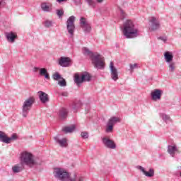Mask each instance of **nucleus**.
<instances>
[{"label": "nucleus", "mask_w": 181, "mask_h": 181, "mask_svg": "<svg viewBox=\"0 0 181 181\" xmlns=\"http://www.w3.org/2000/svg\"><path fill=\"white\" fill-rule=\"evenodd\" d=\"M83 53L85 56L90 57L92 64H93L95 69H104V57L101 54L98 52L93 53L87 47L83 48Z\"/></svg>", "instance_id": "nucleus-1"}, {"label": "nucleus", "mask_w": 181, "mask_h": 181, "mask_svg": "<svg viewBox=\"0 0 181 181\" xmlns=\"http://www.w3.org/2000/svg\"><path fill=\"white\" fill-rule=\"evenodd\" d=\"M123 35L126 39H134L139 36V30L135 27L134 22L127 20L123 25Z\"/></svg>", "instance_id": "nucleus-2"}, {"label": "nucleus", "mask_w": 181, "mask_h": 181, "mask_svg": "<svg viewBox=\"0 0 181 181\" xmlns=\"http://www.w3.org/2000/svg\"><path fill=\"white\" fill-rule=\"evenodd\" d=\"M20 159L21 165H26L28 168H33V166H36V165H40V163L35 159L33 154L28 151H23L21 154Z\"/></svg>", "instance_id": "nucleus-3"}, {"label": "nucleus", "mask_w": 181, "mask_h": 181, "mask_svg": "<svg viewBox=\"0 0 181 181\" xmlns=\"http://www.w3.org/2000/svg\"><path fill=\"white\" fill-rule=\"evenodd\" d=\"M33 104H35V99L33 97H30L24 101L21 112V115L23 118H26V117H28V114H29Z\"/></svg>", "instance_id": "nucleus-4"}, {"label": "nucleus", "mask_w": 181, "mask_h": 181, "mask_svg": "<svg viewBox=\"0 0 181 181\" xmlns=\"http://www.w3.org/2000/svg\"><path fill=\"white\" fill-rule=\"evenodd\" d=\"M91 74L88 72H83L81 76L78 74H76L74 76V82L77 86H80L82 83L91 81Z\"/></svg>", "instance_id": "nucleus-5"}, {"label": "nucleus", "mask_w": 181, "mask_h": 181, "mask_svg": "<svg viewBox=\"0 0 181 181\" xmlns=\"http://www.w3.org/2000/svg\"><path fill=\"white\" fill-rule=\"evenodd\" d=\"M55 177L61 181H69L70 174L62 168L55 169Z\"/></svg>", "instance_id": "nucleus-6"}, {"label": "nucleus", "mask_w": 181, "mask_h": 181, "mask_svg": "<svg viewBox=\"0 0 181 181\" xmlns=\"http://www.w3.org/2000/svg\"><path fill=\"white\" fill-rule=\"evenodd\" d=\"M74 22H76V16H70L66 21V29L71 36L74 35V30L76 29Z\"/></svg>", "instance_id": "nucleus-7"}, {"label": "nucleus", "mask_w": 181, "mask_h": 181, "mask_svg": "<svg viewBox=\"0 0 181 181\" xmlns=\"http://www.w3.org/2000/svg\"><path fill=\"white\" fill-rule=\"evenodd\" d=\"M18 139V136L16 134H13L11 137H8L5 132L0 131V141L4 142V144H11L12 141H16Z\"/></svg>", "instance_id": "nucleus-8"}, {"label": "nucleus", "mask_w": 181, "mask_h": 181, "mask_svg": "<svg viewBox=\"0 0 181 181\" xmlns=\"http://www.w3.org/2000/svg\"><path fill=\"white\" fill-rule=\"evenodd\" d=\"M110 69L111 78L114 81H117V80H118V78H119L118 77V71L117 70V68H115V66H114V62H110Z\"/></svg>", "instance_id": "nucleus-9"}, {"label": "nucleus", "mask_w": 181, "mask_h": 181, "mask_svg": "<svg viewBox=\"0 0 181 181\" xmlns=\"http://www.w3.org/2000/svg\"><path fill=\"white\" fill-rule=\"evenodd\" d=\"M102 141L105 146H106V148H109V149H115L117 148V145H115L113 140L104 137Z\"/></svg>", "instance_id": "nucleus-10"}, {"label": "nucleus", "mask_w": 181, "mask_h": 181, "mask_svg": "<svg viewBox=\"0 0 181 181\" xmlns=\"http://www.w3.org/2000/svg\"><path fill=\"white\" fill-rule=\"evenodd\" d=\"M149 22L151 23V30H158V29L160 28V23H159V21H158L156 17H151V18L149 20Z\"/></svg>", "instance_id": "nucleus-11"}, {"label": "nucleus", "mask_w": 181, "mask_h": 181, "mask_svg": "<svg viewBox=\"0 0 181 181\" xmlns=\"http://www.w3.org/2000/svg\"><path fill=\"white\" fill-rule=\"evenodd\" d=\"M137 169L143 172L144 175H145V176H146L147 177H153V176L155 175V170H153V169L152 168H150L148 172H147L146 170H145V168H144V167L139 165L137 166Z\"/></svg>", "instance_id": "nucleus-12"}, {"label": "nucleus", "mask_w": 181, "mask_h": 181, "mask_svg": "<svg viewBox=\"0 0 181 181\" xmlns=\"http://www.w3.org/2000/svg\"><path fill=\"white\" fill-rule=\"evenodd\" d=\"M71 62V59H70V58L67 57H62L59 60V66H62V67H69Z\"/></svg>", "instance_id": "nucleus-13"}, {"label": "nucleus", "mask_w": 181, "mask_h": 181, "mask_svg": "<svg viewBox=\"0 0 181 181\" xmlns=\"http://www.w3.org/2000/svg\"><path fill=\"white\" fill-rule=\"evenodd\" d=\"M163 92L159 89H155L154 91L151 92V99L153 101H157V100H160V97H162V93Z\"/></svg>", "instance_id": "nucleus-14"}, {"label": "nucleus", "mask_w": 181, "mask_h": 181, "mask_svg": "<svg viewBox=\"0 0 181 181\" xmlns=\"http://www.w3.org/2000/svg\"><path fill=\"white\" fill-rule=\"evenodd\" d=\"M38 94L40 100L41 101V103H42V104H46V103H49V95H47V93L42 90H40L38 91Z\"/></svg>", "instance_id": "nucleus-15"}, {"label": "nucleus", "mask_w": 181, "mask_h": 181, "mask_svg": "<svg viewBox=\"0 0 181 181\" xmlns=\"http://www.w3.org/2000/svg\"><path fill=\"white\" fill-rule=\"evenodd\" d=\"M68 114L69 112L67 111V109L62 107L58 112V117L61 121H63V119H66L67 118Z\"/></svg>", "instance_id": "nucleus-16"}, {"label": "nucleus", "mask_w": 181, "mask_h": 181, "mask_svg": "<svg viewBox=\"0 0 181 181\" xmlns=\"http://www.w3.org/2000/svg\"><path fill=\"white\" fill-rule=\"evenodd\" d=\"M5 36L8 42H10L11 43H13L15 42V39L18 37V35H16V33L13 32L6 33Z\"/></svg>", "instance_id": "nucleus-17"}, {"label": "nucleus", "mask_w": 181, "mask_h": 181, "mask_svg": "<svg viewBox=\"0 0 181 181\" xmlns=\"http://www.w3.org/2000/svg\"><path fill=\"white\" fill-rule=\"evenodd\" d=\"M180 153L179 151V149H177V147L176 146H168V153L173 157L175 158V153Z\"/></svg>", "instance_id": "nucleus-18"}, {"label": "nucleus", "mask_w": 181, "mask_h": 181, "mask_svg": "<svg viewBox=\"0 0 181 181\" xmlns=\"http://www.w3.org/2000/svg\"><path fill=\"white\" fill-rule=\"evenodd\" d=\"M54 141L57 142V144H59L60 146L62 148H66L67 146V139H59L58 136L54 137Z\"/></svg>", "instance_id": "nucleus-19"}, {"label": "nucleus", "mask_w": 181, "mask_h": 181, "mask_svg": "<svg viewBox=\"0 0 181 181\" xmlns=\"http://www.w3.org/2000/svg\"><path fill=\"white\" fill-rule=\"evenodd\" d=\"M164 57L167 63H170L173 60V54L170 52H165Z\"/></svg>", "instance_id": "nucleus-20"}, {"label": "nucleus", "mask_w": 181, "mask_h": 181, "mask_svg": "<svg viewBox=\"0 0 181 181\" xmlns=\"http://www.w3.org/2000/svg\"><path fill=\"white\" fill-rule=\"evenodd\" d=\"M40 76H44L45 78H47V80H50V76L49 75L46 68L40 69Z\"/></svg>", "instance_id": "nucleus-21"}, {"label": "nucleus", "mask_w": 181, "mask_h": 181, "mask_svg": "<svg viewBox=\"0 0 181 181\" xmlns=\"http://www.w3.org/2000/svg\"><path fill=\"white\" fill-rule=\"evenodd\" d=\"M107 122L114 127L117 122H121V119L117 117H112L110 119H109Z\"/></svg>", "instance_id": "nucleus-22"}, {"label": "nucleus", "mask_w": 181, "mask_h": 181, "mask_svg": "<svg viewBox=\"0 0 181 181\" xmlns=\"http://www.w3.org/2000/svg\"><path fill=\"white\" fill-rule=\"evenodd\" d=\"M90 22L87 20V18L84 17H81L79 20V25L81 28H83L84 26H86L87 25H89Z\"/></svg>", "instance_id": "nucleus-23"}, {"label": "nucleus", "mask_w": 181, "mask_h": 181, "mask_svg": "<svg viewBox=\"0 0 181 181\" xmlns=\"http://www.w3.org/2000/svg\"><path fill=\"white\" fill-rule=\"evenodd\" d=\"M76 129V126L74 124L70 126V127H64L62 131L65 133V134H69L70 132H73L74 130Z\"/></svg>", "instance_id": "nucleus-24"}, {"label": "nucleus", "mask_w": 181, "mask_h": 181, "mask_svg": "<svg viewBox=\"0 0 181 181\" xmlns=\"http://www.w3.org/2000/svg\"><path fill=\"white\" fill-rule=\"evenodd\" d=\"M23 170V166H19L16 165L12 167V171L13 173H19V172H22Z\"/></svg>", "instance_id": "nucleus-25"}, {"label": "nucleus", "mask_w": 181, "mask_h": 181, "mask_svg": "<svg viewBox=\"0 0 181 181\" xmlns=\"http://www.w3.org/2000/svg\"><path fill=\"white\" fill-rule=\"evenodd\" d=\"M81 107V102L78 101L73 104L72 110H74V112H77V110Z\"/></svg>", "instance_id": "nucleus-26"}, {"label": "nucleus", "mask_w": 181, "mask_h": 181, "mask_svg": "<svg viewBox=\"0 0 181 181\" xmlns=\"http://www.w3.org/2000/svg\"><path fill=\"white\" fill-rule=\"evenodd\" d=\"M82 29L84 33H90L92 30L91 24L89 23L86 25H84L83 27H82Z\"/></svg>", "instance_id": "nucleus-27"}, {"label": "nucleus", "mask_w": 181, "mask_h": 181, "mask_svg": "<svg viewBox=\"0 0 181 181\" xmlns=\"http://www.w3.org/2000/svg\"><path fill=\"white\" fill-rule=\"evenodd\" d=\"M169 71L173 73L176 70V63L171 62L168 64Z\"/></svg>", "instance_id": "nucleus-28"}, {"label": "nucleus", "mask_w": 181, "mask_h": 181, "mask_svg": "<svg viewBox=\"0 0 181 181\" xmlns=\"http://www.w3.org/2000/svg\"><path fill=\"white\" fill-rule=\"evenodd\" d=\"M69 181H84V177L81 175H74L73 178H69Z\"/></svg>", "instance_id": "nucleus-29"}, {"label": "nucleus", "mask_w": 181, "mask_h": 181, "mask_svg": "<svg viewBox=\"0 0 181 181\" xmlns=\"http://www.w3.org/2000/svg\"><path fill=\"white\" fill-rule=\"evenodd\" d=\"M52 78L55 81H59V80H62L63 77H62V75L59 72H55L54 74H52Z\"/></svg>", "instance_id": "nucleus-30"}, {"label": "nucleus", "mask_w": 181, "mask_h": 181, "mask_svg": "<svg viewBox=\"0 0 181 181\" xmlns=\"http://www.w3.org/2000/svg\"><path fill=\"white\" fill-rule=\"evenodd\" d=\"M41 8L44 12H49L50 11V8L46 3H43L41 4Z\"/></svg>", "instance_id": "nucleus-31"}, {"label": "nucleus", "mask_w": 181, "mask_h": 181, "mask_svg": "<svg viewBox=\"0 0 181 181\" xmlns=\"http://www.w3.org/2000/svg\"><path fill=\"white\" fill-rule=\"evenodd\" d=\"M112 129H114V126L108 123L107 122L105 132H107V133L112 132Z\"/></svg>", "instance_id": "nucleus-32"}, {"label": "nucleus", "mask_w": 181, "mask_h": 181, "mask_svg": "<svg viewBox=\"0 0 181 181\" xmlns=\"http://www.w3.org/2000/svg\"><path fill=\"white\" fill-rule=\"evenodd\" d=\"M86 2H87L88 5L91 8H95V5H97L94 0H86Z\"/></svg>", "instance_id": "nucleus-33"}, {"label": "nucleus", "mask_w": 181, "mask_h": 181, "mask_svg": "<svg viewBox=\"0 0 181 181\" xmlns=\"http://www.w3.org/2000/svg\"><path fill=\"white\" fill-rule=\"evenodd\" d=\"M58 85L60 86V87H66V86H67V82H66V79L62 78H61V81H58Z\"/></svg>", "instance_id": "nucleus-34"}, {"label": "nucleus", "mask_w": 181, "mask_h": 181, "mask_svg": "<svg viewBox=\"0 0 181 181\" xmlns=\"http://www.w3.org/2000/svg\"><path fill=\"white\" fill-rule=\"evenodd\" d=\"M44 25L45 28H50L52 26L53 23L51 21L47 20L45 21Z\"/></svg>", "instance_id": "nucleus-35"}, {"label": "nucleus", "mask_w": 181, "mask_h": 181, "mask_svg": "<svg viewBox=\"0 0 181 181\" xmlns=\"http://www.w3.org/2000/svg\"><path fill=\"white\" fill-rule=\"evenodd\" d=\"M57 15L59 18H62L64 15V11L63 10H57Z\"/></svg>", "instance_id": "nucleus-36"}, {"label": "nucleus", "mask_w": 181, "mask_h": 181, "mask_svg": "<svg viewBox=\"0 0 181 181\" xmlns=\"http://www.w3.org/2000/svg\"><path fill=\"white\" fill-rule=\"evenodd\" d=\"M81 136L83 139H87L88 138V133L86 132H81Z\"/></svg>", "instance_id": "nucleus-37"}, {"label": "nucleus", "mask_w": 181, "mask_h": 181, "mask_svg": "<svg viewBox=\"0 0 181 181\" xmlns=\"http://www.w3.org/2000/svg\"><path fill=\"white\" fill-rule=\"evenodd\" d=\"M162 118L165 122L166 121H169L170 119V117H169L168 115H163Z\"/></svg>", "instance_id": "nucleus-38"}, {"label": "nucleus", "mask_w": 181, "mask_h": 181, "mask_svg": "<svg viewBox=\"0 0 181 181\" xmlns=\"http://www.w3.org/2000/svg\"><path fill=\"white\" fill-rule=\"evenodd\" d=\"M158 40H163V42H164V43H166V42H168V37H158Z\"/></svg>", "instance_id": "nucleus-39"}, {"label": "nucleus", "mask_w": 181, "mask_h": 181, "mask_svg": "<svg viewBox=\"0 0 181 181\" xmlns=\"http://www.w3.org/2000/svg\"><path fill=\"white\" fill-rule=\"evenodd\" d=\"M135 69H138V64H130V69L134 70Z\"/></svg>", "instance_id": "nucleus-40"}, {"label": "nucleus", "mask_w": 181, "mask_h": 181, "mask_svg": "<svg viewBox=\"0 0 181 181\" xmlns=\"http://www.w3.org/2000/svg\"><path fill=\"white\" fill-rule=\"evenodd\" d=\"M121 15H122V19L125 18V13L124 12V10L120 9Z\"/></svg>", "instance_id": "nucleus-41"}, {"label": "nucleus", "mask_w": 181, "mask_h": 181, "mask_svg": "<svg viewBox=\"0 0 181 181\" xmlns=\"http://www.w3.org/2000/svg\"><path fill=\"white\" fill-rule=\"evenodd\" d=\"M6 3H5V0H0V8L1 6H5Z\"/></svg>", "instance_id": "nucleus-42"}, {"label": "nucleus", "mask_w": 181, "mask_h": 181, "mask_svg": "<svg viewBox=\"0 0 181 181\" xmlns=\"http://www.w3.org/2000/svg\"><path fill=\"white\" fill-rule=\"evenodd\" d=\"M74 4H76V5H80V4H81V0H73Z\"/></svg>", "instance_id": "nucleus-43"}, {"label": "nucleus", "mask_w": 181, "mask_h": 181, "mask_svg": "<svg viewBox=\"0 0 181 181\" xmlns=\"http://www.w3.org/2000/svg\"><path fill=\"white\" fill-rule=\"evenodd\" d=\"M62 95H63V97H67L69 95V93L67 92H63L62 93Z\"/></svg>", "instance_id": "nucleus-44"}, {"label": "nucleus", "mask_w": 181, "mask_h": 181, "mask_svg": "<svg viewBox=\"0 0 181 181\" xmlns=\"http://www.w3.org/2000/svg\"><path fill=\"white\" fill-rule=\"evenodd\" d=\"M37 70H40V68L35 66L34 69H33V71H34L35 73H36V71H37Z\"/></svg>", "instance_id": "nucleus-45"}, {"label": "nucleus", "mask_w": 181, "mask_h": 181, "mask_svg": "<svg viewBox=\"0 0 181 181\" xmlns=\"http://www.w3.org/2000/svg\"><path fill=\"white\" fill-rule=\"evenodd\" d=\"M98 4H101L104 0H96Z\"/></svg>", "instance_id": "nucleus-46"}, {"label": "nucleus", "mask_w": 181, "mask_h": 181, "mask_svg": "<svg viewBox=\"0 0 181 181\" xmlns=\"http://www.w3.org/2000/svg\"><path fill=\"white\" fill-rule=\"evenodd\" d=\"M64 1H66V0H57V2H64Z\"/></svg>", "instance_id": "nucleus-47"}, {"label": "nucleus", "mask_w": 181, "mask_h": 181, "mask_svg": "<svg viewBox=\"0 0 181 181\" xmlns=\"http://www.w3.org/2000/svg\"><path fill=\"white\" fill-rule=\"evenodd\" d=\"M180 177H181V173H180Z\"/></svg>", "instance_id": "nucleus-48"}]
</instances>
